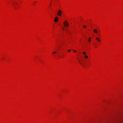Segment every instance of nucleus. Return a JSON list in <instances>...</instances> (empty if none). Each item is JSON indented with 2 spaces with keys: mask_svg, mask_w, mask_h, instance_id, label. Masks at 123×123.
I'll return each mask as SVG.
<instances>
[{
  "mask_svg": "<svg viewBox=\"0 0 123 123\" xmlns=\"http://www.w3.org/2000/svg\"><path fill=\"white\" fill-rule=\"evenodd\" d=\"M62 14V11L61 10H59L58 12V15L59 16L61 15Z\"/></svg>",
  "mask_w": 123,
  "mask_h": 123,
  "instance_id": "nucleus-1",
  "label": "nucleus"
},
{
  "mask_svg": "<svg viewBox=\"0 0 123 123\" xmlns=\"http://www.w3.org/2000/svg\"><path fill=\"white\" fill-rule=\"evenodd\" d=\"M63 24L64 26L65 27H68V24L67 21H66V23L65 22H64L63 23Z\"/></svg>",
  "mask_w": 123,
  "mask_h": 123,
  "instance_id": "nucleus-2",
  "label": "nucleus"
},
{
  "mask_svg": "<svg viewBox=\"0 0 123 123\" xmlns=\"http://www.w3.org/2000/svg\"><path fill=\"white\" fill-rule=\"evenodd\" d=\"M58 19V18L57 17H56L55 18L54 21L55 22H57Z\"/></svg>",
  "mask_w": 123,
  "mask_h": 123,
  "instance_id": "nucleus-3",
  "label": "nucleus"
},
{
  "mask_svg": "<svg viewBox=\"0 0 123 123\" xmlns=\"http://www.w3.org/2000/svg\"><path fill=\"white\" fill-rule=\"evenodd\" d=\"M93 32L96 33H97V30L96 29H94L93 30Z\"/></svg>",
  "mask_w": 123,
  "mask_h": 123,
  "instance_id": "nucleus-4",
  "label": "nucleus"
},
{
  "mask_svg": "<svg viewBox=\"0 0 123 123\" xmlns=\"http://www.w3.org/2000/svg\"><path fill=\"white\" fill-rule=\"evenodd\" d=\"M96 39L99 42H100V39L98 37H97L96 38Z\"/></svg>",
  "mask_w": 123,
  "mask_h": 123,
  "instance_id": "nucleus-5",
  "label": "nucleus"
},
{
  "mask_svg": "<svg viewBox=\"0 0 123 123\" xmlns=\"http://www.w3.org/2000/svg\"><path fill=\"white\" fill-rule=\"evenodd\" d=\"M91 40V38L90 37H89V39H88V41L89 42H90Z\"/></svg>",
  "mask_w": 123,
  "mask_h": 123,
  "instance_id": "nucleus-6",
  "label": "nucleus"
},
{
  "mask_svg": "<svg viewBox=\"0 0 123 123\" xmlns=\"http://www.w3.org/2000/svg\"><path fill=\"white\" fill-rule=\"evenodd\" d=\"M84 56L86 58H88V57L86 55H85Z\"/></svg>",
  "mask_w": 123,
  "mask_h": 123,
  "instance_id": "nucleus-7",
  "label": "nucleus"
},
{
  "mask_svg": "<svg viewBox=\"0 0 123 123\" xmlns=\"http://www.w3.org/2000/svg\"><path fill=\"white\" fill-rule=\"evenodd\" d=\"M83 54L84 55H86V52H83Z\"/></svg>",
  "mask_w": 123,
  "mask_h": 123,
  "instance_id": "nucleus-8",
  "label": "nucleus"
},
{
  "mask_svg": "<svg viewBox=\"0 0 123 123\" xmlns=\"http://www.w3.org/2000/svg\"><path fill=\"white\" fill-rule=\"evenodd\" d=\"M79 63L81 64V65H82V66H83V64L81 62H79Z\"/></svg>",
  "mask_w": 123,
  "mask_h": 123,
  "instance_id": "nucleus-9",
  "label": "nucleus"
},
{
  "mask_svg": "<svg viewBox=\"0 0 123 123\" xmlns=\"http://www.w3.org/2000/svg\"><path fill=\"white\" fill-rule=\"evenodd\" d=\"M56 53V51H54V52H53V54H55V53Z\"/></svg>",
  "mask_w": 123,
  "mask_h": 123,
  "instance_id": "nucleus-10",
  "label": "nucleus"
},
{
  "mask_svg": "<svg viewBox=\"0 0 123 123\" xmlns=\"http://www.w3.org/2000/svg\"><path fill=\"white\" fill-rule=\"evenodd\" d=\"M73 50V51H74V52H77V51H75V50Z\"/></svg>",
  "mask_w": 123,
  "mask_h": 123,
  "instance_id": "nucleus-11",
  "label": "nucleus"
},
{
  "mask_svg": "<svg viewBox=\"0 0 123 123\" xmlns=\"http://www.w3.org/2000/svg\"><path fill=\"white\" fill-rule=\"evenodd\" d=\"M83 27L84 28H86V25H84L83 26Z\"/></svg>",
  "mask_w": 123,
  "mask_h": 123,
  "instance_id": "nucleus-12",
  "label": "nucleus"
},
{
  "mask_svg": "<svg viewBox=\"0 0 123 123\" xmlns=\"http://www.w3.org/2000/svg\"><path fill=\"white\" fill-rule=\"evenodd\" d=\"M68 33H69V34H70L71 33H70V32L68 31Z\"/></svg>",
  "mask_w": 123,
  "mask_h": 123,
  "instance_id": "nucleus-13",
  "label": "nucleus"
},
{
  "mask_svg": "<svg viewBox=\"0 0 123 123\" xmlns=\"http://www.w3.org/2000/svg\"><path fill=\"white\" fill-rule=\"evenodd\" d=\"M70 50H68V52H70Z\"/></svg>",
  "mask_w": 123,
  "mask_h": 123,
  "instance_id": "nucleus-14",
  "label": "nucleus"
},
{
  "mask_svg": "<svg viewBox=\"0 0 123 123\" xmlns=\"http://www.w3.org/2000/svg\"><path fill=\"white\" fill-rule=\"evenodd\" d=\"M16 4H17V3H15Z\"/></svg>",
  "mask_w": 123,
  "mask_h": 123,
  "instance_id": "nucleus-15",
  "label": "nucleus"
},
{
  "mask_svg": "<svg viewBox=\"0 0 123 123\" xmlns=\"http://www.w3.org/2000/svg\"><path fill=\"white\" fill-rule=\"evenodd\" d=\"M13 4V5L15 6V5L14 4Z\"/></svg>",
  "mask_w": 123,
  "mask_h": 123,
  "instance_id": "nucleus-16",
  "label": "nucleus"
},
{
  "mask_svg": "<svg viewBox=\"0 0 123 123\" xmlns=\"http://www.w3.org/2000/svg\"><path fill=\"white\" fill-rule=\"evenodd\" d=\"M100 31V30H98V31Z\"/></svg>",
  "mask_w": 123,
  "mask_h": 123,
  "instance_id": "nucleus-17",
  "label": "nucleus"
}]
</instances>
